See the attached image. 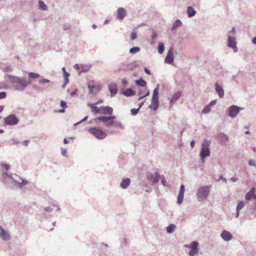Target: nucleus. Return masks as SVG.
I'll return each mask as SVG.
<instances>
[{"mask_svg": "<svg viewBox=\"0 0 256 256\" xmlns=\"http://www.w3.org/2000/svg\"><path fill=\"white\" fill-rule=\"evenodd\" d=\"M116 116L114 115L110 116H101L94 118V122L98 124L102 122L107 127L114 126L123 128L122 125L120 122L116 121Z\"/></svg>", "mask_w": 256, "mask_h": 256, "instance_id": "obj_1", "label": "nucleus"}, {"mask_svg": "<svg viewBox=\"0 0 256 256\" xmlns=\"http://www.w3.org/2000/svg\"><path fill=\"white\" fill-rule=\"evenodd\" d=\"M8 78L11 82L14 84L16 88L18 90H23L29 84V82L26 78L8 76Z\"/></svg>", "mask_w": 256, "mask_h": 256, "instance_id": "obj_2", "label": "nucleus"}, {"mask_svg": "<svg viewBox=\"0 0 256 256\" xmlns=\"http://www.w3.org/2000/svg\"><path fill=\"white\" fill-rule=\"evenodd\" d=\"M210 144V141L206 140H204L202 142V148L200 152V156L203 162H204V158L210 155V150L208 148Z\"/></svg>", "mask_w": 256, "mask_h": 256, "instance_id": "obj_3", "label": "nucleus"}, {"mask_svg": "<svg viewBox=\"0 0 256 256\" xmlns=\"http://www.w3.org/2000/svg\"><path fill=\"white\" fill-rule=\"evenodd\" d=\"M210 188L208 186H204L200 187L198 192L197 196L198 200L200 202H202L206 198L209 192Z\"/></svg>", "mask_w": 256, "mask_h": 256, "instance_id": "obj_4", "label": "nucleus"}, {"mask_svg": "<svg viewBox=\"0 0 256 256\" xmlns=\"http://www.w3.org/2000/svg\"><path fill=\"white\" fill-rule=\"evenodd\" d=\"M88 132L98 139L102 140L106 136V134L101 129L96 128H92L88 129Z\"/></svg>", "mask_w": 256, "mask_h": 256, "instance_id": "obj_5", "label": "nucleus"}, {"mask_svg": "<svg viewBox=\"0 0 256 256\" xmlns=\"http://www.w3.org/2000/svg\"><path fill=\"white\" fill-rule=\"evenodd\" d=\"M154 110H156L158 107V87L154 88L153 91L152 104L149 106Z\"/></svg>", "mask_w": 256, "mask_h": 256, "instance_id": "obj_6", "label": "nucleus"}, {"mask_svg": "<svg viewBox=\"0 0 256 256\" xmlns=\"http://www.w3.org/2000/svg\"><path fill=\"white\" fill-rule=\"evenodd\" d=\"M90 94H96L102 88V86L94 81H90L88 85Z\"/></svg>", "mask_w": 256, "mask_h": 256, "instance_id": "obj_7", "label": "nucleus"}, {"mask_svg": "<svg viewBox=\"0 0 256 256\" xmlns=\"http://www.w3.org/2000/svg\"><path fill=\"white\" fill-rule=\"evenodd\" d=\"M5 123L7 125H15L18 122V120L14 114H11L4 118Z\"/></svg>", "mask_w": 256, "mask_h": 256, "instance_id": "obj_8", "label": "nucleus"}, {"mask_svg": "<svg viewBox=\"0 0 256 256\" xmlns=\"http://www.w3.org/2000/svg\"><path fill=\"white\" fill-rule=\"evenodd\" d=\"M100 114L110 116L112 115L113 108L108 106H102L100 107Z\"/></svg>", "mask_w": 256, "mask_h": 256, "instance_id": "obj_9", "label": "nucleus"}, {"mask_svg": "<svg viewBox=\"0 0 256 256\" xmlns=\"http://www.w3.org/2000/svg\"><path fill=\"white\" fill-rule=\"evenodd\" d=\"M198 244L196 242H193L190 244L189 247L191 248V250L189 252L190 256H194L198 252Z\"/></svg>", "mask_w": 256, "mask_h": 256, "instance_id": "obj_10", "label": "nucleus"}, {"mask_svg": "<svg viewBox=\"0 0 256 256\" xmlns=\"http://www.w3.org/2000/svg\"><path fill=\"white\" fill-rule=\"evenodd\" d=\"M256 188H252L246 195V199L247 200H256Z\"/></svg>", "mask_w": 256, "mask_h": 256, "instance_id": "obj_11", "label": "nucleus"}, {"mask_svg": "<svg viewBox=\"0 0 256 256\" xmlns=\"http://www.w3.org/2000/svg\"><path fill=\"white\" fill-rule=\"evenodd\" d=\"M240 108L236 106H232L229 108V116L232 118H234L239 112Z\"/></svg>", "mask_w": 256, "mask_h": 256, "instance_id": "obj_12", "label": "nucleus"}, {"mask_svg": "<svg viewBox=\"0 0 256 256\" xmlns=\"http://www.w3.org/2000/svg\"><path fill=\"white\" fill-rule=\"evenodd\" d=\"M184 185H182L180 188V190L179 194L178 196V204H181L183 201L184 196Z\"/></svg>", "mask_w": 256, "mask_h": 256, "instance_id": "obj_13", "label": "nucleus"}, {"mask_svg": "<svg viewBox=\"0 0 256 256\" xmlns=\"http://www.w3.org/2000/svg\"><path fill=\"white\" fill-rule=\"evenodd\" d=\"M228 41V46L232 48L235 52H236L238 51V48L236 46V42L235 38L234 37L229 36Z\"/></svg>", "mask_w": 256, "mask_h": 256, "instance_id": "obj_14", "label": "nucleus"}, {"mask_svg": "<svg viewBox=\"0 0 256 256\" xmlns=\"http://www.w3.org/2000/svg\"><path fill=\"white\" fill-rule=\"evenodd\" d=\"M174 54L172 50L170 49L168 50L166 58H165V62L168 64H171L174 61Z\"/></svg>", "mask_w": 256, "mask_h": 256, "instance_id": "obj_15", "label": "nucleus"}, {"mask_svg": "<svg viewBox=\"0 0 256 256\" xmlns=\"http://www.w3.org/2000/svg\"><path fill=\"white\" fill-rule=\"evenodd\" d=\"M160 178V176L158 172H155L152 175L148 176V178L153 184L157 183Z\"/></svg>", "mask_w": 256, "mask_h": 256, "instance_id": "obj_16", "label": "nucleus"}, {"mask_svg": "<svg viewBox=\"0 0 256 256\" xmlns=\"http://www.w3.org/2000/svg\"><path fill=\"white\" fill-rule=\"evenodd\" d=\"M0 237L4 240H9L10 238V236L8 234L7 232H6L1 226H0Z\"/></svg>", "mask_w": 256, "mask_h": 256, "instance_id": "obj_17", "label": "nucleus"}, {"mask_svg": "<svg viewBox=\"0 0 256 256\" xmlns=\"http://www.w3.org/2000/svg\"><path fill=\"white\" fill-rule=\"evenodd\" d=\"M126 10L122 8H118V10L117 17L120 20H122L126 16Z\"/></svg>", "mask_w": 256, "mask_h": 256, "instance_id": "obj_18", "label": "nucleus"}, {"mask_svg": "<svg viewBox=\"0 0 256 256\" xmlns=\"http://www.w3.org/2000/svg\"><path fill=\"white\" fill-rule=\"evenodd\" d=\"M96 105V104L88 103V106L90 108L92 112L95 114H100V107L98 108Z\"/></svg>", "mask_w": 256, "mask_h": 256, "instance_id": "obj_19", "label": "nucleus"}, {"mask_svg": "<svg viewBox=\"0 0 256 256\" xmlns=\"http://www.w3.org/2000/svg\"><path fill=\"white\" fill-rule=\"evenodd\" d=\"M222 238L226 241L230 240L232 238V235L230 232L226 230H224L221 234Z\"/></svg>", "mask_w": 256, "mask_h": 256, "instance_id": "obj_20", "label": "nucleus"}, {"mask_svg": "<svg viewBox=\"0 0 256 256\" xmlns=\"http://www.w3.org/2000/svg\"><path fill=\"white\" fill-rule=\"evenodd\" d=\"M40 76L39 74L34 73V72H30L28 74V81L29 82V84H31L32 80H35L39 78Z\"/></svg>", "mask_w": 256, "mask_h": 256, "instance_id": "obj_21", "label": "nucleus"}, {"mask_svg": "<svg viewBox=\"0 0 256 256\" xmlns=\"http://www.w3.org/2000/svg\"><path fill=\"white\" fill-rule=\"evenodd\" d=\"M215 86L216 90L218 93L219 96L221 98H222L224 96V91L223 89L217 82L216 83Z\"/></svg>", "mask_w": 256, "mask_h": 256, "instance_id": "obj_22", "label": "nucleus"}, {"mask_svg": "<svg viewBox=\"0 0 256 256\" xmlns=\"http://www.w3.org/2000/svg\"><path fill=\"white\" fill-rule=\"evenodd\" d=\"M130 180L128 178L123 179L120 183V186L122 188H126L130 184Z\"/></svg>", "mask_w": 256, "mask_h": 256, "instance_id": "obj_23", "label": "nucleus"}, {"mask_svg": "<svg viewBox=\"0 0 256 256\" xmlns=\"http://www.w3.org/2000/svg\"><path fill=\"white\" fill-rule=\"evenodd\" d=\"M109 90L112 96H114L117 93V87L115 84H111L109 86Z\"/></svg>", "mask_w": 256, "mask_h": 256, "instance_id": "obj_24", "label": "nucleus"}, {"mask_svg": "<svg viewBox=\"0 0 256 256\" xmlns=\"http://www.w3.org/2000/svg\"><path fill=\"white\" fill-rule=\"evenodd\" d=\"M181 92H178L174 94L172 96V97L170 100V103L172 104L175 102H176L180 96Z\"/></svg>", "mask_w": 256, "mask_h": 256, "instance_id": "obj_25", "label": "nucleus"}, {"mask_svg": "<svg viewBox=\"0 0 256 256\" xmlns=\"http://www.w3.org/2000/svg\"><path fill=\"white\" fill-rule=\"evenodd\" d=\"M244 206V203L242 201H239L236 207V216L237 217L239 216L240 210L242 209Z\"/></svg>", "mask_w": 256, "mask_h": 256, "instance_id": "obj_26", "label": "nucleus"}, {"mask_svg": "<svg viewBox=\"0 0 256 256\" xmlns=\"http://www.w3.org/2000/svg\"><path fill=\"white\" fill-rule=\"evenodd\" d=\"M187 12L189 17L194 16L196 14V11L192 6H188V8Z\"/></svg>", "mask_w": 256, "mask_h": 256, "instance_id": "obj_27", "label": "nucleus"}, {"mask_svg": "<svg viewBox=\"0 0 256 256\" xmlns=\"http://www.w3.org/2000/svg\"><path fill=\"white\" fill-rule=\"evenodd\" d=\"M149 94H150L149 90H146V93L143 92L142 91L139 92L138 95L140 96L138 98V100H140L142 99L143 98H144V97L148 96Z\"/></svg>", "mask_w": 256, "mask_h": 256, "instance_id": "obj_28", "label": "nucleus"}, {"mask_svg": "<svg viewBox=\"0 0 256 256\" xmlns=\"http://www.w3.org/2000/svg\"><path fill=\"white\" fill-rule=\"evenodd\" d=\"M136 83L138 85H139L142 87H145L146 84V82L142 78L139 80H137L136 81Z\"/></svg>", "mask_w": 256, "mask_h": 256, "instance_id": "obj_29", "label": "nucleus"}, {"mask_svg": "<svg viewBox=\"0 0 256 256\" xmlns=\"http://www.w3.org/2000/svg\"><path fill=\"white\" fill-rule=\"evenodd\" d=\"M175 228H176V226L173 224H171L168 227H167L166 231L168 233H172L174 232Z\"/></svg>", "mask_w": 256, "mask_h": 256, "instance_id": "obj_30", "label": "nucleus"}, {"mask_svg": "<svg viewBox=\"0 0 256 256\" xmlns=\"http://www.w3.org/2000/svg\"><path fill=\"white\" fill-rule=\"evenodd\" d=\"M124 94L126 96H132L134 94V92L132 89L128 88V89H126L124 92Z\"/></svg>", "mask_w": 256, "mask_h": 256, "instance_id": "obj_31", "label": "nucleus"}, {"mask_svg": "<svg viewBox=\"0 0 256 256\" xmlns=\"http://www.w3.org/2000/svg\"><path fill=\"white\" fill-rule=\"evenodd\" d=\"M182 25V22L180 20H176L175 22L174 23L173 26H172V29H176V28Z\"/></svg>", "mask_w": 256, "mask_h": 256, "instance_id": "obj_32", "label": "nucleus"}, {"mask_svg": "<svg viewBox=\"0 0 256 256\" xmlns=\"http://www.w3.org/2000/svg\"><path fill=\"white\" fill-rule=\"evenodd\" d=\"M164 51V45L162 43H160L158 46V52L160 54H162Z\"/></svg>", "mask_w": 256, "mask_h": 256, "instance_id": "obj_33", "label": "nucleus"}, {"mask_svg": "<svg viewBox=\"0 0 256 256\" xmlns=\"http://www.w3.org/2000/svg\"><path fill=\"white\" fill-rule=\"evenodd\" d=\"M140 50V48L139 47H134L131 48L130 50V52L132 54L136 53L138 52Z\"/></svg>", "mask_w": 256, "mask_h": 256, "instance_id": "obj_34", "label": "nucleus"}, {"mask_svg": "<svg viewBox=\"0 0 256 256\" xmlns=\"http://www.w3.org/2000/svg\"><path fill=\"white\" fill-rule=\"evenodd\" d=\"M28 184V182L26 180H22V182H16V184L20 186V187H22L24 185H26Z\"/></svg>", "mask_w": 256, "mask_h": 256, "instance_id": "obj_35", "label": "nucleus"}, {"mask_svg": "<svg viewBox=\"0 0 256 256\" xmlns=\"http://www.w3.org/2000/svg\"><path fill=\"white\" fill-rule=\"evenodd\" d=\"M210 111V106H205L202 110V112L204 114H207Z\"/></svg>", "mask_w": 256, "mask_h": 256, "instance_id": "obj_36", "label": "nucleus"}, {"mask_svg": "<svg viewBox=\"0 0 256 256\" xmlns=\"http://www.w3.org/2000/svg\"><path fill=\"white\" fill-rule=\"evenodd\" d=\"M39 6L42 10H46V6L42 1H39Z\"/></svg>", "mask_w": 256, "mask_h": 256, "instance_id": "obj_37", "label": "nucleus"}, {"mask_svg": "<svg viewBox=\"0 0 256 256\" xmlns=\"http://www.w3.org/2000/svg\"><path fill=\"white\" fill-rule=\"evenodd\" d=\"M137 38V34L135 32H133L131 34V40H134Z\"/></svg>", "mask_w": 256, "mask_h": 256, "instance_id": "obj_38", "label": "nucleus"}, {"mask_svg": "<svg viewBox=\"0 0 256 256\" xmlns=\"http://www.w3.org/2000/svg\"><path fill=\"white\" fill-rule=\"evenodd\" d=\"M138 110H139V108H138L137 109L132 108L131 110V114L132 115H136V114H138Z\"/></svg>", "mask_w": 256, "mask_h": 256, "instance_id": "obj_39", "label": "nucleus"}, {"mask_svg": "<svg viewBox=\"0 0 256 256\" xmlns=\"http://www.w3.org/2000/svg\"><path fill=\"white\" fill-rule=\"evenodd\" d=\"M6 97V93L4 92H0V99L4 98Z\"/></svg>", "mask_w": 256, "mask_h": 256, "instance_id": "obj_40", "label": "nucleus"}, {"mask_svg": "<svg viewBox=\"0 0 256 256\" xmlns=\"http://www.w3.org/2000/svg\"><path fill=\"white\" fill-rule=\"evenodd\" d=\"M248 164L250 166H253L256 167V161L250 160L248 162Z\"/></svg>", "mask_w": 256, "mask_h": 256, "instance_id": "obj_41", "label": "nucleus"}, {"mask_svg": "<svg viewBox=\"0 0 256 256\" xmlns=\"http://www.w3.org/2000/svg\"><path fill=\"white\" fill-rule=\"evenodd\" d=\"M2 166L6 170H8L10 168V166L7 164H2Z\"/></svg>", "mask_w": 256, "mask_h": 256, "instance_id": "obj_42", "label": "nucleus"}, {"mask_svg": "<svg viewBox=\"0 0 256 256\" xmlns=\"http://www.w3.org/2000/svg\"><path fill=\"white\" fill-rule=\"evenodd\" d=\"M30 142V140H24L22 142V144L24 146H28V144H29V143Z\"/></svg>", "mask_w": 256, "mask_h": 256, "instance_id": "obj_43", "label": "nucleus"}, {"mask_svg": "<svg viewBox=\"0 0 256 256\" xmlns=\"http://www.w3.org/2000/svg\"><path fill=\"white\" fill-rule=\"evenodd\" d=\"M69 76H70L69 74L67 73L66 72V74H64V78H65L66 82H68V77Z\"/></svg>", "mask_w": 256, "mask_h": 256, "instance_id": "obj_44", "label": "nucleus"}, {"mask_svg": "<svg viewBox=\"0 0 256 256\" xmlns=\"http://www.w3.org/2000/svg\"><path fill=\"white\" fill-rule=\"evenodd\" d=\"M50 80L47 79H42L40 81V83H46L49 82Z\"/></svg>", "mask_w": 256, "mask_h": 256, "instance_id": "obj_45", "label": "nucleus"}, {"mask_svg": "<svg viewBox=\"0 0 256 256\" xmlns=\"http://www.w3.org/2000/svg\"><path fill=\"white\" fill-rule=\"evenodd\" d=\"M157 35H156V34L155 32H152V40L154 39L156 37Z\"/></svg>", "mask_w": 256, "mask_h": 256, "instance_id": "obj_46", "label": "nucleus"}, {"mask_svg": "<svg viewBox=\"0 0 256 256\" xmlns=\"http://www.w3.org/2000/svg\"><path fill=\"white\" fill-rule=\"evenodd\" d=\"M60 106L64 108L66 106V103L64 101H61Z\"/></svg>", "mask_w": 256, "mask_h": 256, "instance_id": "obj_47", "label": "nucleus"}, {"mask_svg": "<svg viewBox=\"0 0 256 256\" xmlns=\"http://www.w3.org/2000/svg\"><path fill=\"white\" fill-rule=\"evenodd\" d=\"M144 72L149 75L151 74L150 70H148L147 68H144Z\"/></svg>", "mask_w": 256, "mask_h": 256, "instance_id": "obj_48", "label": "nucleus"}, {"mask_svg": "<svg viewBox=\"0 0 256 256\" xmlns=\"http://www.w3.org/2000/svg\"><path fill=\"white\" fill-rule=\"evenodd\" d=\"M104 102V100H99L97 102H96L95 104H102Z\"/></svg>", "mask_w": 256, "mask_h": 256, "instance_id": "obj_49", "label": "nucleus"}, {"mask_svg": "<svg viewBox=\"0 0 256 256\" xmlns=\"http://www.w3.org/2000/svg\"><path fill=\"white\" fill-rule=\"evenodd\" d=\"M216 100L212 101L210 103V106L216 104Z\"/></svg>", "mask_w": 256, "mask_h": 256, "instance_id": "obj_50", "label": "nucleus"}, {"mask_svg": "<svg viewBox=\"0 0 256 256\" xmlns=\"http://www.w3.org/2000/svg\"><path fill=\"white\" fill-rule=\"evenodd\" d=\"M44 210L46 212H50V211L52 210V209L50 208V207H46V208H44Z\"/></svg>", "mask_w": 256, "mask_h": 256, "instance_id": "obj_51", "label": "nucleus"}, {"mask_svg": "<svg viewBox=\"0 0 256 256\" xmlns=\"http://www.w3.org/2000/svg\"><path fill=\"white\" fill-rule=\"evenodd\" d=\"M162 182L164 186H166V180L164 179V178H163L162 180Z\"/></svg>", "mask_w": 256, "mask_h": 256, "instance_id": "obj_52", "label": "nucleus"}, {"mask_svg": "<svg viewBox=\"0 0 256 256\" xmlns=\"http://www.w3.org/2000/svg\"><path fill=\"white\" fill-rule=\"evenodd\" d=\"M62 155L66 156V150H62Z\"/></svg>", "mask_w": 256, "mask_h": 256, "instance_id": "obj_53", "label": "nucleus"}, {"mask_svg": "<svg viewBox=\"0 0 256 256\" xmlns=\"http://www.w3.org/2000/svg\"><path fill=\"white\" fill-rule=\"evenodd\" d=\"M190 146H191L192 148H194V140H192V142H191Z\"/></svg>", "mask_w": 256, "mask_h": 256, "instance_id": "obj_54", "label": "nucleus"}, {"mask_svg": "<svg viewBox=\"0 0 256 256\" xmlns=\"http://www.w3.org/2000/svg\"><path fill=\"white\" fill-rule=\"evenodd\" d=\"M252 42L254 44H256V36L252 40Z\"/></svg>", "mask_w": 256, "mask_h": 256, "instance_id": "obj_55", "label": "nucleus"}, {"mask_svg": "<svg viewBox=\"0 0 256 256\" xmlns=\"http://www.w3.org/2000/svg\"><path fill=\"white\" fill-rule=\"evenodd\" d=\"M74 68L78 70L79 68L78 65V64H75Z\"/></svg>", "mask_w": 256, "mask_h": 256, "instance_id": "obj_56", "label": "nucleus"}, {"mask_svg": "<svg viewBox=\"0 0 256 256\" xmlns=\"http://www.w3.org/2000/svg\"><path fill=\"white\" fill-rule=\"evenodd\" d=\"M62 71H63V72H64V74H66V69H65V68H62Z\"/></svg>", "mask_w": 256, "mask_h": 256, "instance_id": "obj_57", "label": "nucleus"}, {"mask_svg": "<svg viewBox=\"0 0 256 256\" xmlns=\"http://www.w3.org/2000/svg\"><path fill=\"white\" fill-rule=\"evenodd\" d=\"M4 106H0V112L3 110Z\"/></svg>", "mask_w": 256, "mask_h": 256, "instance_id": "obj_58", "label": "nucleus"}, {"mask_svg": "<svg viewBox=\"0 0 256 256\" xmlns=\"http://www.w3.org/2000/svg\"><path fill=\"white\" fill-rule=\"evenodd\" d=\"M143 104H144V102H141V103L139 104V107H138L139 109L142 107V106Z\"/></svg>", "mask_w": 256, "mask_h": 256, "instance_id": "obj_59", "label": "nucleus"}, {"mask_svg": "<svg viewBox=\"0 0 256 256\" xmlns=\"http://www.w3.org/2000/svg\"><path fill=\"white\" fill-rule=\"evenodd\" d=\"M64 142L65 144H68V142L67 140L65 138V139H64Z\"/></svg>", "mask_w": 256, "mask_h": 256, "instance_id": "obj_60", "label": "nucleus"}, {"mask_svg": "<svg viewBox=\"0 0 256 256\" xmlns=\"http://www.w3.org/2000/svg\"><path fill=\"white\" fill-rule=\"evenodd\" d=\"M232 32H235V28H234V27H233V28H232Z\"/></svg>", "mask_w": 256, "mask_h": 256, "instance_id": "obj_61", "label": "nucleus"}, {"mask_svg": "<svg viewBox=\"0 0 256 256\" xmlns=\"http://www.w3.org/2000/svg\"><path fill=\"white\" fill-rule=\"evenodd\" d=\"M92 28H96V26L95 24H94V25L92 26Z\"/></svg>", "mask_w": 256, "mask_h": 256, "instance_id": "obj_62", "label": "nucleus"}, {"mask_svg": "<svg viewBox=\"0 0 256 256\" xmlns=\"http://www.w3.org/2000/svg\"><path fill=\"white\" fill-rule=\"evenodd\" d=\"M60 112H64V110H60Z\"/></svg>", "mask_w": 256, "mask_h": 256, "instance_id": "obj_63", "label": "nucleus"}, {"mask_svg": "<svg viewBox=\"0 0 256 256\" xmlns=\"http://www.w3.org/2000/svg\"><path fill=\"white\" fill-rule=\"evenodd\" d=\"M2 132H4V130H0V133H2Z\"/></svg>", "mask_w": 256, "mask_h": 256, "instance_id": "obj_64", "label": "nucleus"}]
</instances>
